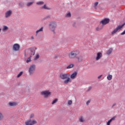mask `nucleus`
I'll list each match as a JSON object with an SVG mask.
<instances>
[{
    "mask_svg": "<svg viewBox=\"0 0 125 125\" xmlns=\"http://www.w3.org/2000/svg\"><path fill=\"white\" fill-rule=\"evenodd\" d=\"M60 77L62 80H65L63 82L65 84H68L69 83H71V82H72V80L70 78V73H62L60 74Z\"/></svg>",
    "mask_w": 125,
    "mask_h": 125,
    "instance_id": "nucleus-1",
    "label": "nucleus"
},
{
    "mask_svg": "<svg viewBox=\"0 0 125 125\" xmlns=\"http://www.w3.org/2000/svg\"><path fill=\"white\" fill-rule=\"evenodd\" d=\"M121 29L122 28L120 27V25L118 26L111 32V35H115V34H117L118 31L121 30Z\"/></svg>",
    "mask_w": 125,
    "mask_h": 125,
    "instance_id": "nucleus-12",
    "label": "nucleus"
},
{
    "mask_svg": "<svg viewBox=\"0 0 125 125\" xmlns=\"http://www.w3.org/2000/svg\"><path fill=\"white\" fill-rule=\"evenodd\" d=\"M102 76H103V75H101L99 76L98 77V80H100V79H101V77H102Z\"/></svg>",
    "mask_w": 125,
    "mask_h": 125,
    "instance_id": "nucleus-40",
    "label": "nucleus"
},
{
    "mask_svg": "<svg viewBox=\"0 0 125 125\" xmlns=\"http://www.w3.org/2000/svg\"><path fill=\"white\" fill-rule=\"evenodd\" d=\"M112 51H113V49L110 48L106 52L107 55H110L112 53Z\"/></svg>",
    "mask_w": 125,
    "mask_h": 125,
    "instance_id": "nucleus-20",
    "label": "nucleus"
},
{
    "mask_svg": "<svg viewBox=\"0 0 125 125\" xmlns=\"http://www.w3.org/2000/svg\"><path fill=\"white\" fill-rule=\"evenodd\" d=\"M112 78H113V76H112V75L109 74L107 75V79L108 81H111Z\"/></svg>",
    "mask_w": 125,
    "mask_h": 125,
    "instance_id": "nucleus-23",
    "label": "nucleus"
},
{
    "mask_svg": "<svg viewBox=\"0 0 125 125\" xmlns=\"http://www.w3.org/2000/svg\"><path fill=\"white\" fill-rule=\"evenodd\" d=\"M26 54L28 55H31L26 60V63H29L31 62V57H32V55H35V49L32 47L26 49L25 51V54Z\"/></svg>",
    "mask_w": 125,
    "mask_h": 125,
    "instance_id": "nucleus-2",
    "label": "nucleus"
},
{
    "mask_svg": "<svg viewBox=\"0 0 125 125\" xmlns=\"http://www.w3.org/2000/svg\"><path fill=\"white\" fill-rule=\"evenodd\" d=\"M9 105L10 106H16V105H17V103H16L15 102H10L9 103Z\"/></svg>",
    "mask_w": 125,
    "mask_h": 125,
    "instance_id": "nucleus-19",
    "label": "nucleus"
},
{
    "mask_svg": "<svg viewBox=\"0 0 125 125\" xmlns=\"http://www.w3.org/2000/svg\"><path fill=\"white\" fill-rule=\"evenodd\" d=\"M79 122H80V123H83V122H84V119H83V117H81L79 118Z\"/></svg>",
    "mask_w": 125,
    "mask_h": 125,
    "instance_id": "nucleus-26",
    "label": "nucleus"
},
{
    "mask_svg": "<svg viewBox=\"0 0 125 125\" xmlns=\"http://www.w3.org/2000/svg\"><path fill=\"white\" fill-rule=\"evenodd\" d=\"M102 29H103V27H102L101 28H96V30L97 31H99V30H102Z\"/></svg>",
    "mask_w": 125,
    "mask_h": 125,
    "instance_id": "nucleus-38",
    "label": "nucleus"
},
{
    "mask_svg": "<svg viewBox=\"0 0 125 125\" xmlns=\"http://www.w3.org/2000/svg\"><path fill=\"white\" fill-rule=\"evenodd\" d=\"M34 36H31V40H34Z\"/></svg>",
    "mask_w": 125,
    "mask_h": 125,
    "instance_id": "nucleus-41",
    "label": "nucleus"
},
{
    "mask_svg": "<svg viewBox=\"0 0 125 125\" xmlns=\"http://www.w3.org/2000/svg\"><path fill=\"white\" fill-rule=\"evenodd\" d=\"M41 95H44V97L46 98L48 97V96H50L51 95V92L49 91H43L41 93Z\"/></svg>",
    "mask_w": 125,
    "mask_h": 125,
    "instance_id": "nucleus-7",
    "label": "nucleus"
},
{
    "mask_svg": "<svg viewBox=\"0 0 125 125\" xmlns=\"http://www.w3.org/2000/svg\"><path fill=\"white\" fill-rule=\"evenodd\" d=\"M92 89V86H89L88 87V89H87V91H90Z\"/></svg>",
    "mask_w": 125,
    "mask_h": 125,
    "instance_id": "nucleus-35",
    "label": "nucleus"
},
{
    "mask_svg": "<svg viewBox=\"0 0 125 125\" xmlns=\"http://www.w3.org/2000/svg\"><path fill=\"white\" fill-rule=\"evenodd\" d=\"M0 31H1V28H0Z\"/></svg>",
    "mask_w": 125,
    "mask_h": 125,
    "instance_id": "nucleus-42",
    "label": "nucleus"
},
{
    "mask_svg": "<svg viewBox=\"0 0 125 125\" xmlns=\"http://www.w3.org/2000/svg\"><path fill=\"white\" fill-rule=\"evenodd\" d=\"M49 18H50V16H47L43 19V20H46V19H49Z\"/></svg>",
    "mask_w": 125,
    "mask_h": 125,
    "instance_id": "nucleus-32",
    "label": "nucleus"
},
{
    "mask_svg": "<svg viewBox=\"0 0 125 125\" xmlns=\"http://www.w3.org/2000/svg\"><path fill=\"white\" fill-rule=\"evenodd\" d=\"M34 117H35V114H31L30 118V119H33V118H34Z\"/></svg>",
    "mask_w": 125,
    "mask_h": 125,
    "instance_id": "nucleus-37",
    "label": "nucleus"
},
{
    "mask_svg": "<svg viewBox=\"0 0 125 125\" xmlns=\"http://www.w3.org/2000/svg\"><path fill=\"white\" fill-rule=\"evenodd\" d=\"M40 32H43V27H42L40 29H38V30H37L36 31V37H37V36H38V34H39V33H40Z\"/></svg>",
    "mask_w": 125,
    "mask_h": 125,
    "instance_id": "nucleus-16",
    "label": "nucleus"
},
{
    "mask_svg": "<svg viewBox=\"0 0 125 125\" xmlns=\"http://www.w3.org/2000/svg\"><path fill=\"white\" fill-rule=\"evenodd\" d=\"M115 120H116V116L112 117L111 119H110L108 121V122L106 123V125H110V124L112 123V121H115Z\"/></svg>",
    "mask_w": 125,
    "mask_h": 125,
    "instance_id": "nucleus-14",
    "label": "nucleus"
},
{
    "mask_svg": "<svg viewBox=\"0 0 125 125\" xmlns=\"http://www.w3.org/2000/svg\"><path fill=\"white\" fill-rule=\"evenodd\" d=\"M90 100H88L86 103V105H87V106H88V105L89 104V103H90Z\"/></svg>",
    "mask_w": 125,
    "mask_h": 125,
    "instance_id": "nucleus-36",
    "label": "nucleus"
},
{
    "mask_svg": "<svg viewBox=\"0 0 125 125\" xmlns=\"http://www.w3.org/2000/svg\"><path fill=\"white\" fill-rule=\"evenodd\" d=\"M34 3H35V1H34L33 0H32L31 1L27 2L26 4V5L28 7H30V6H32V5L34 4Z\"/></svg>",
    "mask_w": 125,
    "mask_h": 125,
    "instance_id": "nucleus-15",
    "label": "nucleus"
},
{
    "mask_svg": "<svg viewBox=\"0 0 125 125\" xmlns=\"http://www.w3.org/2000/svg\"><path fill=\"white\" fill-rule=\"evenodd\" d=\"M99 2H95L94 4V7L95 8V9H97V5H98L99 4Z\"/></svg>",
    "mask_w": 125,
    "mask_h": 125,
    "instance_id": "nucleus-25",
    "label": "nucleus"
},
{
    "mask_svg": "<svg viewBox=\"0 0 125 125\" xmlns=\"http://www.w3.org/2000/svg\"><path fill=\"white\" fill-rule=\"evenodd\" d=\"M79 55V51H73L68 54V57L70 59L77 58V56Z\"/></svg>",
    "mask_w": 125,
    "mask_h": 125,
    "instance_id": "nucleus-4",
    "label": "nucleus"
},
{
    "mask_svg": "<svg viewBox=\"0 0 125 125\" xmlns=\"http://www.w3.org/2000/svg\"><path fill=\"white\" fill-rule=\"evenodd\" d=\"M77 75H78V72L77 71L74 72L70 76V79L74 80L77 78Z\"/></svg>",
    "mask_w": 125,
    "mask_h": 125,
    "instance_id": "nucleus-13",
    "label": "nucleus"
},
{
    "mask_svg": "<svg viewBox=\"0 0 125 125\" xmlns=\"http://www.w3.org/2000/svg\"><path fill=\"white\" fill-rule=\"evenodd\" d=\"M116 105H117V104L114 103V104H112V108H113V107H115V106H116Z\"/></svg>",
    "mask_w": 125,
    "mask_h": 125,
    "instance_id": "nucleus-39",
    "label": "nucleus"
},
{
    "mask_svg": "<svg viewBox=\"0 0 125 125\" xmlns=\"http://www.w3.org/2000/svg\"><path fill=\"white\" fill-rule=\"evenodd\" d=\"M40 58V55L37 54L36 55V56L35 57V60H38V59H39Z\"/></svg>",
    "mask_w": 125,
    "mask_h": 125,
    "instance_id": "nucleus-31",
    "label": "nucleus"
},
{
    "mask_svg": "<svg viewBox=\"0 0 125 125\" xmlns=\"http://www.w3.org/2000/svg\"><path fill=\"white\" fill-rule=\"evenodd\" d=\"M2 30L3 32H6V31L8 30V27H7L6 25H4Z\"/></svg>",
    "mask_w": 125,
    "mask_h": 125,
    "instance_id": "nucleus-18",
    "label": "nucleus"
},
{
    "mask_svg": "<svg viewBox=\"0 0 125 125\" xmlns=\"http://www.w3.org/2000/svg\"><path fill=\"white\" fill-rule=\"evenodd\" d=\"M57 101H58V99L56 98L54 99V100L53 101V102L51 103L52 105H54L55 103H57Z\"/></svg>",
    "mask_w": 125,
    "mask_h": 125,
    "instance_id": "nucleus-24",
    "label": "nucleus"
},
{
    "mask_svg": "<svg viewBox=\"0 0 125 125\" xmlns=\"http://www.w3.org/2000/svg\"><path fill=\"white\" fill-rule=\"evenodd\" d=\"M36 70V65L33 64L30 66L29 68L28 72L29 73L30 76H32L33 74L35 73Z\"/></svg>",
    "mask_w": 125,
    "mask_h": 125,
    "instance_id": "nucleus-6",
    "label": "nucleus"
},
{
    "mask_svg": "<svg viewBox=\"0 0 125 125\" xmlns=\"http://www.w3.org/2000/svg\"><path fill=\"white\" fill-rule=\"evenodd\" d=\"M74 64H70L66 67V69H72L74 67Z\"/></svg>",
    "mask_w": 125,
    "mask_h": 125,
    "instance_id": "nucleus-22",
    "label": "nucleus"
},
{
    "mask_svg": "<svg viewBox=\"0 0 125 125\" xmlns=\"http://www.w3.org/2000/svg\"><path fill=\"white\" fill-rule=\"evenodd\" d=\"M72 104H73V102H72V101L69 100L68 101V105H72Z\"/></svg>",
    "mask_w": 125,
    "mask_h": 125,
    "instance_id": "nucleus-34",
    "label": "nucleus"
},
{
    "mask_svg": "<svg viewBox=\"0 0 125 125\" xmlns=\"http://www.w3.org/2000/svg\"><path fill=\"white\" fill-rule=\"evenodd\" d=\"M71 13L69 12L67 14H66L65 17L70 18L71 17Z\"/></svg>",
    "mask_w": 125,
    "mask_h": 125,
    "instance_id": "nucleus-29",
    "label": "nucleus"
},
{
    "mask_svg": "<svg viewBox=\"0 0 125 125\" xmlns=\"http://www.w3.org/2000/svg\"><path fill=\"white\" fill-rule=\"evenodd\" d=\"M110 22V19L108 18H105L102 21L100 22V24H102L103 25H106Z\"/></svg>",
    "mask_w": 125,
    "mask_h": 125,
    "instance_id": "nucleus-9",
    "label": "nucleus"
},
{
    "mask_svg": "<svg viewBox=\"0 0 125 125\" xmlns=\"http://www.w3.org/2000/svg\"><path fill=\"white\" fill-rule=\"evenodd\" d=\"M42 8H43V9H47L48 10H49L50 9V8L47 7L46 4L44 5L42 7Z\"/></svg>",
    "mask_w": 125,
    "mask_h": 125,
    "instance_id": "nucleus-28",
    "label": "nucleus"
},
{
    "mask_svg": "<svg viewBox=\"0 0 125 125\" xmlns=\"http://www.w3.org/2000/svg\"><path fill=\"white\" fill-rule=\"evenodd\" d=\"M14 51H19L20 50V45L18 43H15L12 47Z\"/></svg>",
    "mask_w": 125,
    "mask_h": 125,
    "instance_id": "nucleus-8",
    "label": "nucleus"
},
{
    "mask_svg": "<svg viewBox=\"0 0 125 125\" xmlns=\"http://www.w3.org/2000/svg\"><path fill=\"white\" fill-rule=\"evenodd\" d=\"M44 4V2L42 1H40L36 3V4H37V5H42V4Z\"/></svg>",
    "mask_w": 125,
    "mask_h": 125,
    "instance_id": "nucleus-21",
    "label": "nucleus"
},
{
    "mask_svg": "<svg viewBox=\"0 0 125 125\" xmlns=\"http://www.w3.org/2000/svg\"><path fill=\"white\" fill-rule=\"evenodd\" d=\"M56 27H57V24L55 21H51L49 24V28L50 30L54 33H55V29H56Z\"/></svg>",
    "mask_w": 125,
    "mask_h": 125,
    "instance_id": "nucleus-3",
    "label": "nucleus"
},
{
    "mask_svg": "<svg viewBox=\"0 0 125 125\" xmlns=\"http://www.w3.org/2000/svg\"><path fill=\"white\" fill-rule=\"evenodd\" d=\"M19 5L21 7H23V6H24V3L21 2L19 3Z\"/></svg>",
    "mask_w": 125,
    "mask_h": 125,
    "instance_id": "nucleus-30",
    "label": "nucleus"
},
{
    "mask_svg": "<svg viewBox=\"0 0 125 125\" xmlns=\"http://www.w3.org/2000/svg\"><path fill=\"white\" fill-rule=\"evenodd\" d=\"M38 124L37 121L33 120H32L31 119H29L25 122V125H34Z\"/></svg>",
    "mask_w": 125,
    "mask_h": 125,
    "instance_id": "nucleus-5",
    "label": "nucleus"
},
{
    "mask_svg": "<svg viewBox=\"0 0 125 125\" xmlns=\"http://www.w3.org/2000/svg\"><path fill=\"white\" fill-rule=\"evenodd\" d=\"M76 58L78 59V62H83V56L81 55L79 57H76Z\"/></svg>",
    "mask_w": 125,
    "mask_h": 125,
    "instance_id": "nucleus-17",
    "label": "nucleus"
},
{
    "mask_svg": "<svg viewBox=\"0 0 125 125\" xmlns=\"http://www.w3.org/2000/svg\"><path fill=\"white\" fill-rule=\"evenodd\" d=\"M21 75H23V72H21L18 75L17 78H20L21 77Z\"/></svg>",
    "mask_w": 125,
    "mask_h": 125,
    "instance_id": "nucleus-33",
    "label": "nucleus"
},
{
    "mask_svg": "<svg viewBox=\"0 0 125 125\" xmlns=\"http://www.w3.org/2000/svg\"><path fill=\"white\" fill-rule=\"evenodd\" d=\"M4 116L3 114H2V113L0 112V121H2L3 119Z\"/></svg>",
    "mask_w": 125,
    "mask_h": 125,
    "instance_id": "nucleus-27",
    "label": "nucleus"
},
{
    "mask_svg": "<svg viewBox=\"0 0 125 125\" xmlns=\"http://www.w3.org/2000/svg\"><path fill=\"white\" fill-rule=\"evenodd\" d=\"M12 15V11L11 10H9L8 11H7L5 13V18H8L10 17Z\"/></svg>",
    "mask_w": 125,
    "mask_h": 125,
    "instance_id": "nucleus-10",
    "label": "nucleus"
},
{
    "mask_svg": "<svg viewBox=\"0 0 125 125\" xmlns=\"http://www.w3.org/2000/svg\"><path fill=\"white\" fill-rule=\"evenodd\" d=\"M102 56H103L102 53L98 52L97 54V57L95 58L96 61H98V60H100V59L102 58Z\"/></svg>",
    "mask_w": 125,
    "mask_h": 125,
    "instance_id": "nucleus-11",
    "label": "nucleus"
}]
</instances>
